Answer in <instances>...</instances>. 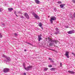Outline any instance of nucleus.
<instances>
[{"label":"nucleus","mask_w":75,"mask_h":75,"mask_svg":"<svg viewBox=\"0 0 75 75\" xmlns=\"http://www.w3.org/2000/svg\"><path fill=\"white\" fill-rule=\"evenodd\" d=\"M21 11H19L18 12V14H21Z\"/></svg>","instance_id":"32"},{"label":"nucleus","mask_w":75,"mask_h":75,"mask_svg":"<svg viewBox=\"0 0 75 75\" xmlns=\"http://www.w3.org/2000/svg\"><path fill=\"white\" fill-rule=\"evenodd\" d=\"M15 14L16 15V12H15Z\"/></svg>","instance_id":"38"},{"label":"nucleus","mask_w":75,"mask_h":75,"mask_svg":"<svg viewBox=\"0 0 75 75\" xmlns=\"http://www.w3.org/2000/svg\"><path fill=\"white\" fill-rule=\"evenodd\" d=\"M20 17L21 18H24V17L23 16H20Z\"/></svg>","instance_id":"22"},{"label":"nucleus","mask_w":75,"mask_h":75,"mask_svg":"<svg viewBox=\"0 0 75 75\" xmlns=\"http://www.w3.org/2000/svg\"><path fill=\"white\" fill-rule=\"evenodd\" d=\"M28 44H29L30 45V44L29 43H28Z\"/></svg>","instance_id":"39"},{"label":"nucleus","mask_w":75,"mask_h":75,"mask_svg":"<svg viewBox=\"0 0 75 75\" xmlns=\"http://www.w3.org/2000/svg\"><path fill=\"white\" fill-rule=\"evenodd\" d=\"M35 1L36 4H40V1L38 0H35Z\"/></svg>","instance_id":"14"},{"label":"nucleus","mask_w":75,"mask_h":75,"mask_svg":"<svg viewBox=\"0 0 75 75\" xmlns=\"http://www.w3.org/2000/svg\"><path fill=\"white\" fill-rule=\"evenodd\" d=\"M8 10L9 11H13V8H8Z\"/></svg>","instance_id":"16"},{"label":"nucleus","mask_w":75,"mask_h":75,"mask_svg":"<svg viewBox=\"0 0 75 75\" xmlns=\"http://www.w3.org/2000/svg\"><path fill=\"white\" fill-rule=\"evenodd\" d=\"M51 42H50L49 44V45L50 46H52L53 45V43H52V42H55V44H57L58 42V41L54 40L53 39H50V40Z\"/></svg>","instance_id":"2"},{"label":"nucleus","mask_w":75,"mask_h":75,"mask_svg":"<svg viewBox=\"0 0 75 75\" xmlns=\"http://www.w3.org/2000/svg\"><path fill=\"white\" fill-rule=\"evenodd\" d=\"M56 20V17L55 16H51L50 18V21L51 24L53 23V21Z\"/></svg>","instance_id":"3"},{"label":"nucleus","mask_w":75,"mask_h":75,"mask_svg":"<svg viewBox=\"0 0 75 75\" xmlns=\"http://www.w3.org/2000/svg\"><path fill=\"white\" fill-rule=\"evenodd\" d=\"M64 6H65V4H61L60 5V6L62 8L63 7H64Z\"/></svg>","instance_id":"13"},{"label":"nucleus","mask_w":75,"mask_h":75,"mask_svg":"<svg viewBox=\"0 0 75 75\" xmlns=\"http://www.w3.org/2000/svg\"><path fill=\"white\" fill-rule=\"evenodd\" d=\"M38 41H40V40H42V38H41L42 35H41V34H40L39 35H38Z\"/></svg>","instance_id":"10"},{"label":"nucleus","mask_w":75,"mask_h":75,"mask_svg":"<svg viewBox=\"0 0 75 75\" xmlns=\"http://www.w3.org/2000/svg\"><path fill=\"white\" fill-rule=\"evenodd\" d=\"M72 54H73V55H74V57H75V53L72 52Z\"/></svg>","instance_id":"29"},{"label":"nucleus","mask_w":75,"mask_h":75,"mask_svg":"<svg viewBox=\"0 0 75 75\" xmlns=\"http://www.w3.org/2000/svg\"><path fill=\"white\" fill-rule=\"evenodd\" d=\"M23 74L24 75H26V73H23Z\"/></svg>","instance_id":"33"},{"label":"nucleus","mask_w":75,"mask_h":75,"mask_svg":"<svg viewBox=\"0 0 75 75\" xmlns=\"http://www.w3.org/2000/svg\"><path fill=\"white\" fill-rule=\"evenodd\" d=\"M2 57L6 59L4 60V62H5V63L7 64V62H9L11 61V59H10V57H7L4 55H3Z\"/></svg>","instance_id":"1"},{"label":"nucleus","mask_w":75,"mask_h":75,"mask_svg":"<svg viewBox=\"0 0 75 75\" xmlns=\"http://www.w3.org/2000/svg\"><path fill=\"white\" fill-rule=\"evenodd\" d=\"M60 67H62V63H60Z\"/></svg>","instance_id":"26"},{"label":"nucleus","mask_w":75,"mask_h":75,"mask_svg":"<svg viewBox=\"0 0 75 75\" xmlns=\"http://www.w3.org/2000/svg\"><path fill=\"white\" fill-rule=\"evenodd\" d=\"M69 52L68 51H66L65 53V54H64L65 56H66L67 57V58H69Z\"/></svg>","instance_id":"8"},{"label":"nucleus","mask_w":75,"mask_h":75,"mask_svg":"<svg viewBox=\"0 0 75 75\" xmlns=\"http://www.w3.org/2000/svg\"><path fill=\"white\" fill-rule=\"evenodd\" d=\"M15 15L16 17H18V16H17V14H16Z\"/></svg>","instance_id":"36"},{"label":"nucleus","mask_w":75,"mask_h":75,"mask_svg":"<svg viewBox=\"0 0 75 75\" xmlns=\"http://www.w3.org/2000/svg\"><path fill=\"white\" fill-rule=\"evenodd\" d=\"M41 28H42V30H43V27L42 26H41V27H40Z\"/></svg>","instance_id":"34"},{"label":"nucleus","mask_w":75,"mask_h":75,"mask_svg":"<svg viewBox=\"0 0 75 75\" xmlns=\"http://www.w3.org/2000/svg\"><path fill=\"white\" fill-rule=\"evenodd\" d=\"M14 35H15L16 37H17V34L16 33H15Z\"/></svg>","instance_id":"31"},{"label":"nucleus","mask_w":75,"mask_h":75,"mask_svg":"<svg viewBox=\"0 0 75 75\" xmlns=\"http://www.w3.org/2000/svg\"><path fill=\"white\" fill-rule=\"evenodd\" d=\"M52 67V66L51 65H49V67H50V68Z\"/></svg>","instance_id":"28"},{"label":"nucleus","mask_w":75,"mask_h":75,"mask_svg":"<svg viewBox=\"0 0 75 75\" xmlns=\"http://www.w3.org/2000/svg\"><path fill=\"white\" fill-rule=\"evenodd\" d=\"M2 37V34L0 33V38H1Z\"/></svg>","instance_id":"25"},{"label":"nucleus","mask_w":75,"mask_h":75,"mask_svg":"<svg viewBox=\"0 0 75 75\" xmlns=\"http://www.w3.org/2000/svg\"><path fill=\"white\" fill-rule=\"evenodd\" d=\"M24 68L26 71H30V70L32 69V68H33V66L30 65L26 68L25 67Z\"/></svg>","instance_id":"4"},{"label":"nucleus","mask_w":75,"mask_h":75,"mask_svg":"<svg viewBox=\"0 0 75 75\" xmlns=\"http://www.w3.org/2000/svg\"><path fill=\"white\" fill-rule=\"evenodd\" d=\"M3 11V9L2 8H0V12H1Z\"/></svg>","instance_id":"23"},{"label":"nucleus","mask_w":75,"mask_h":75,"mask_svg":"<svg viewBox=\"0 0 75 75\" xmlns=\"http://www.w3.org/2000/svg\"><path fill=\"white\" fill-rule=\"evenodd\" d=\"M48 69V68H46V67H44V71H47Z\"/></svg>","instance_id":"18"},{"label":"nucleus","mask_w":75,"mask_h":75,"mask_svg":"<svg viewBox=\"0 0 75 75\" xmlns=\"http://www.w3.org/2000/svg\"><path fill=\"white\" fill-rule=\"evenodd\" d=\"M1 26H2V27H4V26H5V24H4V23H1Z\"/></svg>","instance_id":"20"},{"label":"nucleus","mask_w":75,"mask_h":75,"mask_svg":"<svg viewBox=\"0 0 75 75\" xmlns=\"http://www.w3.org/2000/svg\"><path fill=\"white\" fill-rule=\"evenodd\" d=\"M49 60H50V61H51V62H54V61H52V59H51V58H49Z\"/></svg>","instance_id":"19"},{"label":"nucleus","mask_w":75,"mask_h":75,"mask_svg":"<svg viewBox=\"0 0 75 75\" xmlns=\"http://www.w3.org/2000/svg\"><path fill=\"white\" fill-rule=\"evenodd\" d=\"M72 2L73 3H74L75 4V1L74 0H73L72 1Z\"/></svg>","instance_id":"27"},{"label":"nucleus","mask_w":75,"mask_h":75,"mask_svg":"<svg viewBox=\"0 0 75 75\" xmlns=\"http://www.w3.org/2000/svg\"><path fill=\"white\" fill-rule=\"evenodd\" d=\"M69 73L71 74H74L75 72L74 71H68Z\"/></svg>","instance_id":"12"},{"label":"nucleus","mask_w":75,"mask_h":75,"mask_svg":"<svg viewBox=\"0 0 75 75\" xmlns=\"http://www.w3.org/2000/svg\"><path fill=\"white\" fill-rule=\"evenodd\" d=\"M9 70H10V69H9L8 68H4L3 69L4 72L5 73H7V72H9Z\"/></svg>","instance_id":"6"},{"label":"nucleus","mask_w":75,"mask_h":75,"mask_svg":"<svg viewBox=\"0 0 75 75\" xmlns=\"http://www.w3.org/2000/svg\"><path fill=\"white\" fill-rule=\"evenodd\" d=\"M50 50H52V51H54V50H52V49H50Z\"/></svg>","instance_id":"35"},{"label":"nucleus","mask_w":75,"mask_h":75,"mask_svg":"<svg viewBox=\"0 0 75 75\" xmlns=\"http://www.w3.org/2000/svg\"><path fill=\"white\" fill-rule=\"evenodd\" d=\"M73 16L74 18H75V12L73 14Z\"/></svg>","instance_id":"30"},{"label":"nucleus","mask_w":75,"mask_h":75,"mask_svg":"<svg viewBox=\"0 0 75 75\" xmlns=\"http://www.w3.org/2000/svg\"><path fill=\"white\" fill-rule=\"evenodd\" d=\"M24 16L25 17H26L27 19H29L30 18L29 17V16H28V15L27 13H25L24 14Z\"/></svg>","instance_id":"11"},{"label":"nucleus","mask_w":75,"mask_h":75,"mask_svg":"<svg viewBox=\"0 0 75 75\" xmlns=\"http://www.w3.org/2000/svg\"><path fill=\"white\" fill-rule=\"evenodd\" d=\"M69 17L71 19H73V15L71 14H70Z\"/></svg>","instance_id":"15"},{"label":"nucleus","mask_w":75,"mask_h":75,"mask_svg":"<svg viewBox=\"0 0 75 75\" xmlns=\"http://www.w3.org/2000/svg\"><path fill=\"white\" fill-rule=\"evenodd\" d=\"M26 51H27V50H25H25H24V51H25V52Z\"/></svg>","instance_id":"37"},{"label":"nucleus","mask_w":75,"mask_h":75,"mask_svg":"<svg viewBox=\"0 0 75 75\" xmlns=\"http://www.w3.org/2000/svg\"><path fill=\"white\" fill-rule=\"evenodd\" d=\"M55 30L56 32L54 33L55 34H60L59 33V29L58 28H56L55 29Z\"/></svg>","instance_id":"5"},{"label":"nucleus","mask_w":75,"mask_h":75,"mask_svg":"<svg viewBox=\"0 0 75 75\" xmlns=\"http://www.w3.org/2000/svg\"><path fill=\"white\" fill-rule=\"evenodd\" d=\"M33 15L36 18L38 19L39 20L40 19V17H39V16H38V15L36 14L35 13L33 14Z\"/></svg>","instance_id":"9"},{"label":"nucleus","mask_w":75,"mask_h":75,"mask_svg":"<svg viewBox=\"0 0 75 75\" xmlns=\"http://www.w3.org/2000/svg\"><path fill=\"white\" fill-rule=\"evenodd\" d=\"M38 25L40 27H42V23H39Z\"/></svg>","instance_id":"17"},{"label":"nucleus","mask_w":75,"mask_h":75,"mask_svg":"<svg viewBox=\"0 0 75 75\" xmlns=\"http://www.w3.org/2000/svg\"><path fill=\"white\" fill-rule=\"evenodd\" d=\"M58 4H61L62 3V2L61 1H58Z\"/></svg>","instance_id":"24"},{"label":"nucleus","mask_w":75,"mask_h":75,"mask_svg":"<svg viewBox=\"0 0 75 75\" xmlns=\"http://www.w3.org/2000/svg\"><path fill=\"white\" fill-rule=\"evenodd\" d=\"M75 33V31L74 30H72L70 31L67 32V33L69 34H74Z\"/></svg>","instance_id":"7"},{"label":"nucleus","mask_w":75,"mask_h":75,"mask_svg":"<svg viewBox=\"0 0 75 75\" xmlns=\"http://www.w3.org/2000/svg\"><path fill=\"white\" fill-rule=\"evenodd\" d=\"M51 71H55V68H52L50 69Z\"/></svg>","instance_id":"21"}]
</instances>
